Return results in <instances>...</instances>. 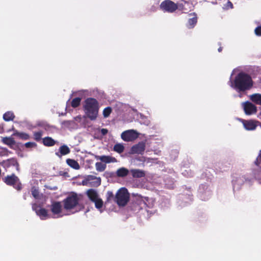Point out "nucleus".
Returning a JSON list of instances; mask_svg holds the SVG:
<instances>
[{"instance_id":"nucleus-42","label":"nucleus","mask_w":261,"mask_h":261,"mask_svg":"<svg viewBox=\"0 0 261 261\" xmlns=\"http://www.w3.org/2000/svg\"><path fill=\"white\" fill-rule=\"evenodd\" d=\"M4 132L3 127L0 125V133H2Z\"/></svg>"},{"instance_id":"nucleus-43","label":"nucleus","mask_w":261,"mask_h":261,"mask_svg":"<svg viewBox=\"0 0 261 261\" xmlns=\"http://www.w3.org/2000/svg\"><path fill=\"white\" fill-rule=\"evenodd\" d=\"M228 3L229 4V6H231V8H232V4L230 1H228Z\"/></svg>"},{"instance_id":"nucleus-44","label":"nucleus","mask_w":261,"mask_h":261,"mask_svg":"<svg viewBox=\"0 0 261 261\" xmlns=\"http://www.w3.org/2000/svg\"><path fill=\"white\" fill-rule=\"evenodd\" d=\"M228 3L229 4V6H231V8H232V4L230 1H228Z\"/></svg>"},{"instance_id":"nucleus-21","label":"nucleus","mask_w":261,"mask_h":261,"mask_svg":"<svg viewBox=\"0 0 261 261\" xmlns=\"http://www.w3.org/2000/svg\"><path fill=\"white\" fill-rule=\"evenodd\" d=\"M193 14L194 15V17H193L191 18H189L188 21V23L187 24V26L189 29L193 28L197 22V17L195 13H193V14H190V15H191Z\"/></svg>"},{"instance_id":"nucleus-18","label":"nucleus","mask_w":261,"mask_h":261,"mask_svg":"<svg viewBox=\"0 0 261 261\" xmlns=\"http://www.w3.org/2000/svg\"><path fill=\"white\" fill-rule=\"evenodd\" d=\"M86 194L88 198L92 202L95 201L97 199L99 198L97 192L92 189H89L87 191Z\"/></svg>"},{"instance_id":"nucleus-30","label":"nucleus","mask_w":261,"mask_h":261,"mask_svg":"<svg viewBox=\"0 0 261 261\" xmlns=\"http://www.w3.org/2000/svg\"><path fill=\"white\" fill-rule=\"evenodd\" d=\"M95 167L97 171L99 172L103 171L106 168V165L101 162H97L95 164Z\"/></svg>"},{"instance_id":"nucleus-47","label":"nucleus","mask_w":261,"mask_h":261,"mask_svg":"<svg viewBox=\"0 0 261 261\" xmlns=\"http://www.w3.org/2000/svg\"><path fill=\"white\" fill-rule=\"evenodd\" d=\"M148 207H151L152 206V204L151 205H147Z\"/></svg>"},{"instance_id":"nucleus-8","label":"nucleus","mask_w":261,"mask_h":261,"mask_svg":"<svg viewBox=\"0 0 261 261\" xmlns=\"http://www.w3.org/2000/svg\"><path fill=\"white\" fill-rule=\"evenodd\" d=\"M0 165L3 166L6 171L11 167H15L16 170L17 171H19V165L15 158H11L4 160L0 163Z\"/></svg>"},{"instance_id":"nucleus-28","label":"nucleus","mask_w":261,"mask_h":261,"mask_svg":"<svg viewBox=\"0 0 261 261\" xmlns=\"http://www.w3.org/2000/svg\"><path fill=\"white\" fill-rule=\"evenodd\" d=\"M107 202H110L112 201L115 202V195H114L113 192L108 191L106 194Z\"/></svg>"},{"instance_id":"nucleus-48","label":"nucleus","mask_w":261,"mask_h":261,"mask_svg":"<svg viewBox=\"0 0 261 261\" xmlns=\"http://www.w3.org/2000/svg\"><path fill=\"white\" fill-rule=\"evenodd\" d=\"M93 183H95V180H93Z\"/></svg>"},{"instance_id":"nucleus-6","label":"nucleus","mask_w":261,"mask_h":261,"mask_svg":"<svg viewBox=\"0 0 261 261\" xmlns=\"http://www.w3.org/2000/svg\"><path fill=\"white\" fill-rule=\"evenodd\" d=\"M79 202V198L76 194L74 193L68 196L63 200L64 208L66 210H70L77 205Z\"/></svg>"},{"instance_id":"nucleus-24","label":"nucleus","mask_w":261,"mask_h":261,"mask_svg":"<svg viewBox=\"0 0 261 261\" xmlns=\"http://www.w3.org/2000/svg\"><path fill=\"white\" fill-rule=\"evenodd\" d=\"M250 99L257 105H261V94L258 93L253 94L250 96Z\"/></svg>"},{"instance_id":"nucleus-9","label":"nucleus","mask_w":261,"mask_h":261,"mask_svg":"<svg viewBox=\"0 0 261 261\" xmlns=\"http://www.w3.org/2000/svg\"><path fill=\"white\" fill-rule=\"evenodd\" d=\"M50 210L53 214L57 215L55 218H59L63 216L60 215L62 211V205L60 202H54L50 205Z\"/></svg>"},{"instance_id":"nucleus-7","label":"nucleus","mask_w":261,"mask_h":261,"mask_svg":"<svg viewBox=\"0 0 261 261\" xmlns=\"http://www.w3.org/2000/svg\"><path fill=\"white\" fill-rule=\"evenodd\" d=\"M121 137L124 141H132L138 137V133L134 129L127 130L122 133Z\"/></svg>"},{"instance_id":"nucleus-40","label":"nucleus","mask_w":261,"mask_h":261,"mask_svg":"<svg viewBox=\"0 0 261 261\" xmlns=\"http://www.w3.org/2000/svg\"><path fill=\"white\" fill-rule=\"evenodd\" d=\"M71 121H64L62 124H64V125H68L70 124Z\"/></svg>"},{"instance_id":"nucleus-11","label":"nucleus","mask_w":261,"mask_h":261,"mask_svg":"<svg viewBox=\"0 0 261 261\" xmlns=\"http://www.w3.org/2000/svg\"><path fill=\"white\" fill-rule=\"evenodd\" d=\"M242 123L247 130H255L257 126L258 121L253 120H242Z\"/></svg>"},{"instance_id":"nucleus-3","label":"nucleus","mask_w":261,"mask_h":261,"mask_svg":"<svg viewBox=\"0 0 261 261\" xmlns=\"http://www.w3.org/2000/svg\"><path fill=\"white\" fill-rule=\"evenodd\" d=\"M129 199V194L125 188H121L115 195V202L119 206H125Z\"/></svg>"},{"instance_id":"nucleus-33","label":"nucleus","mask_w":261,"mask_h":261,"mask_svg":"<svg viewBox=\"0 0 261 261\" xmlns=\"http://www.w3.org/2000/svg\"><path fill=\"white\" fill-rule=\"evenodd\" d=\"M112 110L110 107H108L103 110L102 114L105 118L108 117L112 113Z\"/></svg>"},{"instance_id":"nucleus-38","label":"nucleus","mask_w":261,"mask_h":261,"mask_svg":"<svg viewBox=\"0 0 261 261\" xmlns=\"http://www.w3.org/2000/svg\"><path fill=\"white\" fill-rule=\"evenodd\" d=\"M32 194L35 198H37L39 196V192L38 190L34 189L32 191Z\"/></svg>"},{"instance_id":"nucleus-41","label":"nucleus","mask_w":261,"mask_h":261,"mask_svg":"<svg viewBox=\"0 0 261 261\" xmlns=\"http://www.w3.org/2000/svg\"><path fill=\"white\" fill-rule=\"evenodd\" d=\"M145 203L146 204V202H149L150 201H151V202L153 201V200L151 199H150L148 197H145Z\"/></svg>"},{"instance_id":"nucleus-1","label":"nucleus","mask_w":261,"mask_h":261,"mask_svg":"<svg viewBox=\"0 0 261 261\" xmlns=\"http://www.w3.org/2000/svg\"><path fill=\"white\" fill-rule=\"evenodd\" d=\"M253 85L250 75L243 72L239 73L231 83V86L239 92L249 90Z\"/></svg>"},{"instance_id":"nucleus-22","label":"nucleus","mask_w":261,"mask_h":261,"mask_svg":"<svg viewBox=\"0 0 261 261\" xmlns=\"http://www.w3.org/2000/svg\"><path fill=\"white\" fill-rule=\"evenodd\" d=\"M36 213L42 220H45L46 218H49L47 211L44 208H40L36 212Z\"/></svg>"},{"instance_id":"nucleus-10","label":"nucleus","mask_w":261,"mask_h":261,"mask_svg":"<svg viewBox=\"0 0 261 261\" xmlns=\"http://www.w3.org/2000/svg\"><path fill=\"white\" fill-rule=\"evenodd\" d=\"M244 110L246 115H250L257 112L256 107L250 102L246 101L243 103Z\"/></svg>"},{"instance_id":"nucleus-4","label":"nucleus","mask_w":261,"mask_h":261,"mask_svg":"<svg viewBox=\"0 0 261 261\" xmlns=\"http://www.w3.org/2000/svg\"><path fill=\"white\" fill-rule=\"evenodd\" d=\"M3 181L8 186H12L17 191H20L22 188V184L19 178L15 174L8 175L3 178Z\"/></svg>"},{"instance_id":"nucleus-2","label":"nucleus","mask_w":261,"mask_h":261,"mask_svg":"<svg viewBox=\"0 0 261 261\" xmlns=\"http://www.w3.org/2000/svg\"><path fill=\"white\" fill-rule=\"evenodd\" d=\"M84 111L87 117L91 120L96 119L99 111V103L94 98H88L85 101Z\"/></svg>"},{"instance_id":"nucleus-37","label":"nucleus","mask_w":261,"mask_h":261,"mask_svg":"<svg viewBox=\"0 0 261 261\" xmlns=\"http://www.w3.org/2000/svg\"><path fill=\"white\" fill-rule=\"evenodd\" d=\"M255 33L257 36H261V25L255 28Z\"/></svg>"},{"instance_id":"nucleus-26","label":"nucleus","mask_w":261,"mask_h":261,"mask_svg":"<svg viewBox=\"0 0 261 261\" xmlns=\"http://www.w3.org/2000/svg\"><path fill=\"white\" fill-rule=\"evenodd\" d=\"M3 142L9 146H12L15 144V141L14 139L11 137H4L2 139Z\"/></svg>"},{"instance_id":"nucleus-36","label":"nucleus","mask_w":261,"mask_h":261,"mask_svg":"<svg viewBox=\"0 0 261 261\" xmlns=\"http://www.w3.org/2000/svg\"><path fill=\"white\" fill-rule=\"evenodd\" d=\"M1 149V151H0V156L8 155V150L7 148H2Z\"/></svg>"},{"instance_id":"nucleus-34","label":"nucleus","mask_w":261,"mask_h":261,"mask_svg":"<svg viewBox=\"0 0 261 261\" xmlns=\"http://www.w3.org/2000/svg\"><path fill=\"white\" fill-rule=\"evenodd\" d=\"M261 163V150L259 151V154L254 161V164L256 166H259Z\"/></svg>"},{"instance_id":"nucleus-20","label":"nucleus","mask_w":261,"mask_h":261,"mask_svg":"<svg viewBox=\"0 0 261 261\" xmlns=\"http://www.w3.org/2000/svg\"><path fill=\"white\" fill-rule=\"evenodd\" d=\"M56 141L50 137H46L42 139V143L45 146H53L56 144Z\"/></svg>"},{"instance_id":"nucleus-46","label":"nucleus","mask_w":261,"mask_h":261,"mask_svg":"<svg viewBox=\"0 0 261 261\" xmlns=\"http://www.w3.org/2000/svg\"><path fill=\"white\" fill-rule=\"evenodd\" d=\"M183 2L184 3V4H187L188 3V2L185 1H183Z\"/></svg>"},{"instance_id":"nucleus-19","label":"nucleus","mask_w":261,"mask_h":261,"mask_svg":"<svg viewBox=\"0 0 261 261\" xmlns=\"http://www.w3.org/2000/svg\"><path fill=\"white\" fill-rule=\"evenodd\" d=\"M129 171L126 168L121 167L116 172V175L118 177H126L129 173Z\"/></svg>"},{"instance_id":"nucleus-45","label":"nucleus","mask_w":261,"mask_h":261,"mask_svg":"<svg viewBox=\"0 0 261 261\" xmlns=\"http://www.w3.org/2000/svg\"><path fill=\"white\" fill-rule=\"evenodd\" d=\"M218 50L219 52H221L222 50V47L220 46Z\"/></svg>"},{"instance_id":"nucleus-13","label":"nucleus","mask_w":261,"mask_h":261,"mask_svg":"<svg viewBox=\"0 0 261 261\" xmlns=\"http://www.w3.org/2000/svg\"><path fill=\"white\" fill-rule=\"evenodd\" d=\"M145 149V143L142 141L132 146L131 151L133 153L142 154Z\"/></svg>"},{"instance_id":"nucleus-29","label":"nucleus","mask_w":261,"mask_h":261,"mask_svg":"<svg viewBox=\"0 0 261 261\" xmlns=\"http://www.w3.org/2000/svg\"><path fill=\"white\" fill-rule=\"evenodd\" d=\"M124 147L121 144H116L114 146V150L119 153H121L124 151Z\"/></svg>"},{"instance_id":"nucleus-35","label":"nucleus","mask_w":261,"mask_h":261,"mask_svg":"<svg viewBox=\"0 0 261 261\" xmlns=\"http://www.w3.org/2000/svg\"><path fill=\"white\" fill-rule=\"evenodd\" d=\"M24 146L27 148L35 147L37 146V144L35 142H28L25 143Z\"/></svg>"},{"instance_id":"nucleus-23","label":"nucleus","mask_w":261,"mask_h":261,"mask_svg":"<svg viewBox=\"0 0 261 261\" xmlns=\"http://www.w3.org/2000/svg\"><path fill=\"white\" fill-rule=\"evenodd\" d=\"M66 163L68 165L75 170H78L80 168L78 162L73 159H68L66 160Z\"/></svg>"},{"instance_id":"nucleus-17","label":"nucleus","mask_w":261,"mask_h":261,"mask_svg":"<svg viewBox=\"0 0 261 261\" xmlns=\"http://www.w3.org/2000/svg\"><path fill=\"white\" fill-rule=\"evenodd\" d=\"M130 172L134 178H141L145 176V171L140 169H131Z\"/></svg>"},{"instance_id":"nucleus-27","label":"nucleus","mask_w":261,"mask_h":261,"mask_svg":"<svg viewBox=\"0 0 261 261\" xmlns=\"http://www.w3.org/2000/svg\"><path fill=\"white\" fill-rule=\"evenodd\" d=\"M82 98L76 97L73 98L71 102V106L72 108H75L80 105Z\"/></svg>"},{"instance_id":"nucleus-12","label":"nucleus","mask_w":261,"mask_h":261,"mask_svg":"<svg viewBox=\"0 0 261 261\" xmlns=\"http://www.w3.org/2000/svg\"><path fill=\"white\" fill-rule=\"evenodd\" d=\"M86 182L92 186L98 187L101 184V178L99 177H97L94 175H90L86 177Z\"/></svg>"},{"instance_id":"nucleus-14","label":"nucleus","mask_w":261,"mask_h":261,"mask_svg":"<svg viewBox=\"0 0 261 261\" xmlns=\"http://www.w3.org/2000/svg\"><path fill=\"white\" fill-rule=\"evenodd\" d=\"M95 158L105 164L117 162V160L115 158L109 155H95Z\"/></svg>"},{"instance_id":"nucleus-5","label":"nucleus","mask_w":261,"mask_h":261,"mask_svg":"<svg viewBox=\"0 0 261 261\" xmlns=\"http://www.w3.org/2000/svg\"><path fill=\"white\" fill-rule=\"evenodd\" d=\"M161 9L169 13H173L178 8L181 10H184L183 4L177 5L170 0H165L162 2L160 5Z\"/></svg>"},{"instance_id":"nucleus-31","label":"nucleus","mask_w":261,"mask_h":261,"mask_svg":"<svg viewBox=\"0 0 261 261\" xmlns=\"http://www.w3.org/2000/svg\"><path fill=\"white\" fill-rule=\"evenodd\" d=\"M42 135V131L34 132V139L37 142L40 141L41 140Z\"/></svg>"},{"instance_id":"nucleus-32","label":"nucleus","mask_w":261,"mask_h":261,"mask_svg":"<svg viewBox=\"0 0 261 261\" xmlns=\"http://www.w3.org/2000/svg\"><path fill=\"white\" fill-rule=\"evenodd\" d=\"M93 202H94L95 203V206L96 208L98 210L102 208L103 204V201L102 200V199L101 198H99L97 199L95 201H93Z\"/></svg>"},{"instance_id":"nucleus-39","label":"nucleus","mask_w":261,"mask_h":261,"mask_svg":"<svg viewBox=\"0 0 261 261\" xmlns=\"http://www.w3.org/2000/svg\"><path fill=\"white\" fill-rule=\"evenodd\" d=\"M100 133L103 136H105L108 134V130L106 128H102L100 130Z\"/></svg>"},{"instance_id":"nucleus-16","label":"nucleus","mask_w":261,"mask_h":261,"mask_svg":"<svg viewBox=\"0 0 261 261\" xmlns=\"http://www.w3.org/2000/svg\"><path fill=\"white\" fill-rule=\"evenodd\" d=\"M14 133L12 135L13 136H16L20 139L23 140H29L30 138V137L29 134L23 133V132H19L18 130L16 129H13Z\"/></svg>"},{"instance_id":"nucleus-15","label":"nucleus","mask_w":261,"mask_h":261,"mask_svg":"<svg viewBox=\"0 0 261 261\" xmlns=\"http://www.w3.org/2000/svg\"><path fill=\"white\" fill-rule=\"evenodd\" d=\"M70 148L66 145H63L60 147L59 152H56V155L58 157H61L70 153Z\"/></svg>"},{"instance_id":"nucleus-25","label":"nucleus","mask_w":261,"mask_h":261,"mask_svg":"<svg viewBox=\"0 0 261 261\" xmlns=\"http://www.w3.org/2000/svg\"><path fill=\"white\" fill-rule=\"evenodd\" d=\"M15 118V115L12 112L8 111L3 115V119L6 121H13Z\"/></svg>"}]
</instances>
